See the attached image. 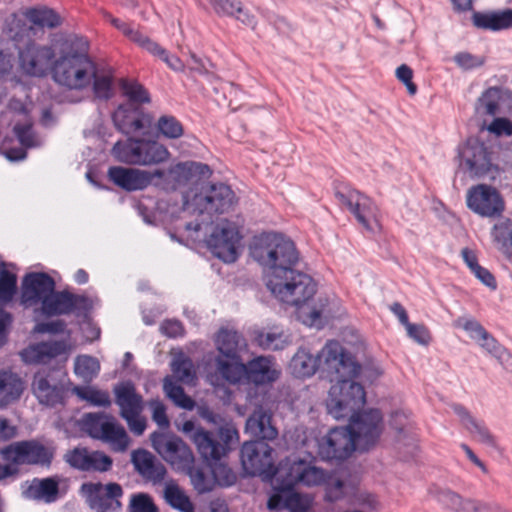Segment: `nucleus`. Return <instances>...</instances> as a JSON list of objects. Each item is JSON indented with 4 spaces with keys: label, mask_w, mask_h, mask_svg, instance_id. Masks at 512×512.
Segmentation results:
<instances>
[{
    "label": "nucleus",
    "mask_w": 512,
    "mask_h": 512,
    "mask_svg": "<svg viewBox=\"0 0 512 512\" xmlns=\"http://www.w3.org/2000/svg\"><path fill=\"white\" fill-rule=\"evenodd\" d=\"M251 255L268 270L266 286L282 303L295 306L307 318L305 324L316 325L321 319V307H305L317 291L314 279L300 269V255L292 240L279 233H269L259 239Z\"/></svg>",
    "instance_id": "obj_1"
},
{
    "label": "nucleus",
    "mask_w": 512,
    "mask_h": 512,
    "mask_svg": "<svg viewBox=\"0 0 512 512\" xmlns=\"http://www.w3.org/2000/svg\"><path fill=\"white\" fill-rule=\"evenodd\" d=\"M289 368L297 378L311 377L320 371L335 383L331 386L326 400L327 412L335 419L347 416L366 402L364 387L351 381L359 372L360 366L336 340L328 341L316 355L306 348H299L292 357Z\"/></svg>",
    "instance_id": "obj_2"
},
{
    "label": "nucleus",
    "mask_w": 512,
    "mask_h": 512,
    "mask_svg": "<svg viewBox=\"0 0 512 512\" xmlns=\"http://www.w3.org/2000/svg\"><path fill=\"white\" fill-rule=\"evenodd\" d=\"M361 407L345 416L350 418L349 427L332 428L318 441V454L322 460L342 461L353 451L366 452L377 443L382 432V414L378 409L358 412Z\"/></svg>",
    "instance_id": "obj_3"
},
{
    "label": "nucleus",
    "mask_w": 512,
    "mask_h": 512,
    "mask_svg": "<svg viewBox=\"0 0 512 512\" xmlns=\"http://www.w3.org/2000/svg\"><path fill=\"white\" fill-rule=\"evenodd\" d=\"M57 56L52 79L70 90H83L95 76V63L88 54V41L77 34H62L56 40Z\"/></svg>",
    "instance_id": "obj_4"
},
{
    "label": "nucleus",
    "mask_w": 512,
    "mask_h": 512,
    "mask_svg": "<svg viewBox=\"0 0 512 512\" xmlns=\"http://www.w3.org/2000/svg\"><path fill=\"white\" fill-rule=\"evenodd\" d=\"M214 342L217 350L214 358L216 374L227 382L236 379L244 371L243 355L248 350L245 337L236 330L221 328Z\"/></svg>",
    "instance_id": "obj_5"
},
{
    "label": "nucleus",
    "mask_w": 512,
    "mask_h": 512,
    "mask_svg": "<svg viewBox=\"0 0 512 512\" xmlns=\"http://www.w3.org/2000/svg\"><path fill=\"white\" fill-rule=\"evenodd\" d=\"M236 196L229 185L225 183L209 184L202 188L200 193H196L187 209L192 208L193 213H198L203 217L201 222L195 224L188 223L187 230H201L202 224L212 223L213 215H219L229 212L236 204Z\"/></svg>",
    "instance_id": "obj_6"
},
{
    "label": "nucleus",
    "mask_w": 512,
    "mask_h": 512,
    "mask_svg": "<svg viewBox=\"0 0 512 512\" xmlns=\"http://www.w3.org/2000/svg\"><path fill=\"white\" fill-rule=\"evenodd\" d=\"M69 384L68 374L63 366L44 365L34 373L31 390L40 405L54 408L64 405Z\"/></svg>",
    "instance_id": "obj_7"
},
{
    "label": "nucleus",
    "mask_w": 512,
    "mask_h": 512,
    "mask_svg": "<svg viewBox=\"0 0 512 512\" xmlns=\"http://www.w3.org/2000/svg\"><path fill=\"white\" fill-rule=\"evenodd\" d=\"M111 154L120 162L142 166L162 163L170 156L167 148L159 142L133 137L116 142Z\"/></svg>",
    "instance_id": "obj_8"
},
{
    "label": "nucleus",
    "mask_w": 512,
    "mask_h": 512,
    "mask_svg": "<svg viewBox=\"0 0 512 512\" xmlns=\"http://www.w3.org/2000/svg\"><path fill=\"white\" fill-rule=\"evenodd\" d=\"M2 457L15 465L35 466L50 469L56 455L53 444H44L38 439L12 442L0 450Z\"/></svg>",
    "instance_id": "obj_9"
},
{
    "label": "nucleus",
    "mask_w": 512,
    "mask_h": 512,
    "mask_svg": "<svg viewBox=\"0 0 512 512\" xmlns=\"http://www.w3.org/2000/svg\"><path fill=\"white\" fill-rule=\"evenodd\" d=\"M458 157L460 167L471 178L495 180L500 173L498 165L492 162L489 148L477 138H469L458 149Z\"/></svg>",
    "instance_id": "obj_10"
},
{
    "label": "nucleus",
    "mask_w": 512,
    "mask_h": 512,
    "mask_svg": "<svg viewBox=\"0 0 512 512\" xmlns=\"http://www.w3.org/2000/svg\"><path fill=\"white\" fill-rule=\"evenodd\" d=\"M237 439L238 431L231 424L221 426L216 432L201 429L192 436L198 453L209 465L225 457Z\"/></svg>",
    "instance_id": "obj_11"
},
{
    "label": "nucleus",
    "mask_w": 512,
    "mask_h": 512,
    "mask_svg": "<svg viewBox=\"0 0 512 512\" xmlns=\"http://www.w3.org/2000/svg\"><path fill=\"white\" fill-rule=\"evenodd\" d=\"M211 174L212 171L207 164L195 161L178 162L166 170L155 169L154 185L164 190H176L209 178Z\"/></svg>",
    "instance_id": "obj_12"
},
{
    "label": "nucleus",
    "mask_w": 512,
    "mask_h": 512,
    "mask_svg": "<svg viewBox=\"0 0 512 512\" xmlns=\"http://www.w3.org/2000/svg\"><path fill=\"white\" fill-rule=\"evenodd\" d=\"M273 448L264 441H246L241 447L240 459L246 476L272 479L277 468L274 464Z\"/></svg>",
    "instance_id": "obj_13"
},
{
    "label": "nucleus",
    "mask_w": 512,
    "mask_h": 512,
    "mask_svg": "<svg viewBox=\"0 0 512 512\" xmlns=\"http://www.w3.org/2000/svg\"><path fill=\"white\" fill-rule=\"evenodd\" d=\"M93 308L92 300L83 294H74L68 290L56 291L45 297L41 305V313L46 317L73 314L86 318Z\"/></svg>",
    "instance_id": "obj_14"
},
{
    "label": "nucleus",
    "mask_w": 512,
    "mask_h": 512,
    "mask_svg": "<svg viewBox=\"0 0 512 512\" xmlns=\"http://www.w3.org/2000/svg\"><path fill=\"white\" fill-rule=\"evenodd\" d=\"M150 441L153 449L176 471L189 469L194 463L192 450L180 437L155 431L150 435Z\"/></svg>",
    "instance_id": "obj_15"
},
{
    "label": "nucleus",
    "mask_w": 512,
    "mask_h": 512,
    "mask_svg": "<svg viewBox=\"0 0 512 512\" xmlns=\"http://www.w3.org/2000/svg\"><path fill=\"white\" fill-rule=\"evenodd\" d=\"M466 205L473 213L489 219L502 217L505 210L501 193L487 184L471 186L466 194Z\"/></svg>",
    "instance_id": "obj_16"
},
{
    "label": "nucleus",
    "mask_w": 512,
    "mask_h": 512,
    "mask_svg": "<svg viewBox=\"0 0 512 512\" xmlns=\"http://www.w3.org/2000/svg\"><path fill=\"white\" fill-rule=\"evenodd\" d=\"M335 197L348 208L365 230L374 231L372 222L378 225V208L370 197L349 187H345L344 190L337 189Z\"/></svg>",
    "instance_id": "obj_17"
},
{
    "label": "nucleus",
    "mask_w": 512,
    "mask_h": 512,
    "mask_svg": "<svg viewBox=\"0 0 512 512\" xmlns=\"http://www.w3.org/2000/svg\"><path fill=\"white\" fill-rule=\"evenodd\" d=\"M81 490L87 496L89 507L96 512H119L122 508L120 498L124 492L122 486L116 482L84 483Z\"/></svg>",
    "instance_id": "obj_18"
},
{
    "label": "nucleus",
    "mask_w": 512,
    "mask_h": 512,
    "mask_svg": "<svg viewBox=\"0 0 512 512\" xmlns=\"http://www.w3.org/2000/svg\"><path fill=\"white\" fill-rule=\"evenodd\" d=\"M57 56L51 46L28 42L19 51V64L26 75L44 77L48 71L52 73V64Z\"/></svg>",
    "instance_id": "obj_19"
},
{
    "label": "nucleus",
    "mask_w": 512,
    "mask_h": 512,
    "mask_svg": "<svg viewBox=\"0 0 512 512\" xmlns=\"http://www.w3.org/2000/svg\"><path fill=\"white\" fill-rule=\"evenodd\" d=\"M324 500L331 503L346 500L350 506H362L372 510L377 506L372 494L361 492L354 481L340 478H331L327 482Z\"/></svg>",
    "instance_id": "obj_20"
},
{
    "label": "nucleus",
    "mask_w": 512,
    "mask_h": 512,
    "mask_svg": "<svg viewBox=\"0 0 512 512\" xmlns=\"http://www.w3.org/2000/svg\"><path fill=\"white\" fill-rule=\"evenodd\" d=\"M240 239L236 227L226 222L214 227L206 243L215 257L225 263H233L238 258L237 246Z\"/></svg>",
    "instance_id": "obj_21"
},
{
    "label": "nucleus",
    "mask_w": 512,
    "mask_h": 512,
    "mask_svg": "<svg viewBox=\"0 0 512 512\" xmlns=\"http://www.w3.org/2000/svg\"><path fill=\"white\" fill-rule=\"evenodd\" d=\"M56 287L55 280L45 272L27 273L21 284V302L26 307L43 304Z\"/></svg>",
    "instance_id": "obj_22"
},
{
    "label": "nucleus",
    "mask_w": 512,
    "mask_h": 512,
    "mask_svg": "<svg viewBox=\"0 0 512 512\" xmlns=\"http://www.w3.org/2000/svg\"><path fill=\"white\" fill-rule=\"evenodd\" d=\"M112 121L119 132L130 135L144 132L145 129L151 126L152 118L145 112L144 108L121 103L112 113Z\"/></svg>",
    "instance_id": "obj_23"
},
{
    "label": "nucleus",
    "mask_w": 512,
    "mask_h": 512,
    "mask_svg": "<svg viewBox=\"0 0 512 512\" xmlns=\"http://www.w3.org/2000/svg\"><path fill=\"white\" fill-rule=\"evenodd\" d=\"M280 376V371L276 368L275 362L266 356H258L247 363L244 362V371L228 382L236 384L245 379L249 383L257 386L266 385L275 382Z\"/></svg>",
    "instance_id": "obj_24"
},
{
    "label": "nucleus",
    "mask_w": 512,
    "mask_h": 512,
    "mask_svg": "<svg viewBox=\"0 0 512 512\" xmlns=\"http://www.w3.org/2000/svg\"><path fill=\"white\" fill-rule=\"evenodd\" d=\"M134 470L147 482L161 484L167 476L165 465L150 451L138 448L131 453Z\"/></svg>",
    "instance_id": "obj_25"
},
{
    "label": "nucleus",
    "mask_w": 512,
    "mask_h": 512,
    "mask_svg": "<svg viewBox=\"0 0 512 512\" xmlns=\"http://www.w3.org/2000/svg\"><path fill=\"white\" fill-rule=\"evenodd\" d=\"M109 179L126 191L143 190L150 184L154 185V171H143L135 168L112 166L108 169Z\"/></svg>",
    "instance_id": "obj_26"
},
{
    "label": "nucleus",
    "mask_w": 512,
    "mask_h": 512,
    "mask_svg": "<svg viewBox=\"0 0 512 512\" xmlns=\"http://www.w3.org/2000/svg\"><path fill=\"white\" fill-rule=\"evenodd\" d=\"M454 413L459 417L463 427L480 443L497 448L495 436L490 432L483 420L476 419L470 411L459 403L451 404Z\"/></svg>",
    "instance_id": "obj_27"
},
{
    "label": "nucleus",
    "mask_w": 512,
    "mask_h": 512,
    "mask_svg": "<svg viewBox=\"0 0 512 512\" xmlns=\"http://www.w3.org/2000/svg\"><path fill=\"white\" fill-rule=\"evenodd\" d=\"M478 102L489 116L507 114L512 118V92L508 89L490 87L482 93Z\"/></svg>",
    "instance_id": "obj_28"
},
{
    "label": "nucleus",
    "mask_w": 512,
    "mask_h": 512,
    "mask_svg": "<svg viewBox=\"0 0 512 512\" xmlns=\"http://www.w3.org/2000/svg\"><path fill=\"white\" fill-rule=\"evenodd\" d=\"M245 432L250 434L252 441H271L276 439L278 431L272 425V415L262 407L257 408L247 418Z\"/></svg>",
    "instance_id": "obj_29"
},
{
    "label": "nucleus",
    "mask_w": 512,
    "mask_h": 512,
    "mask_svg": "<svg viewBox=\"0 0 512 512\" xmlns=\"http://www.w3.org/2000/svg\"><path fill=\"white\" fill-rule=\"evenodd\" d=\"M115 403L120 408V416L141 413L143 410V398L136 392L135 385L131 381L120 383L114 387Z\"/></svg>",
    "instance_id": "obj_30"
},
{
    "label": "nucleus",
    "mask_w": 512,
    "mask_h": 512,
    "mask_svg": "<svg viewBox=\"0 0 512 512\" xmlns=\"http://www.w3.org/2000/svg\"><path fill=\"white\" fill-rule=\"evenodd\" d=\"M116 419L105 412L85 413L81 417L80 424L91 438L103 440L116 423Z\"/></svg>",
    "instance_id": "obj_31"
},
{
    "label": "nucleus",
    "mask_w": 512,
    "mask_h": 512,
    "mask_svg": "<svg viewBox=\"0 0 512 512\" xmlns=\"http://www.w3.org/2000/svg\"><path fill=\"white\" fill-rule=\"evenodd\" d=\"M473 25L482 30L500 31L512 28V9L493 12H473Z\"/></svg>",
    "instance_id": "obj_32"
},
{
    "label": "nucleus",
    "mask_w": 512,
    "mask_h": 512,
    "mask_svg": "<svg viewBox=\"0 0 512 512\" xmlns=\"http://www.w3.org/2000/svg\"><path fill=\"white\" fill-rule=\"evenodd\" d=\"M24 391V381L15 372L0 371V408L17 401Z\"/></svg>",
    "instance_id": "obj_33"
},
{
    "label": "nucleus",
    "mask_w": 512,
    "mask_h": 512,
    "mask_svg": "<svg viewBox=\"0 0 512 512\" xmlns=\"http://www.w3.org/2000/svg\"><path fill=\"white\" fill-rule=\"evenodd\" d=\"M66 351L64 341L42 342L29 349H26L22 356L29 363H46L47 360L55 358Z\"/></svg>",
    "instance_id": "obj_34"
},
{
    "label": "nucleus",
    "mask_w": 512,
    "mask_h": 512,
    "mask_svg": "<svg viewBox=\"0 0 512 512\" xmlns=\"http://www.w3.org/2000/svg\"><path fill=\"white\" fill-rule=\"evenodd\" d=\"M325 473L323 469L307 465L300 461L294 463L290 468L287 481L293 483H302L307 486L319 485L324 481Z\"/></svg>",
    "instance_id": "obj_35"
},
{
    "label": "nucleus",
    "mask_w": 512,
    "mask_h": 512,
    "mask_svg": "<svg viewBox=\"0 0 512 512\" xmlns=\"http://www.w3.org/2000/svg\"><path fill=\"white\" fill-rule=\"evenodd\" d=\"M59 494V480L56 477L35 478L26 491V496L46 503L56 501Z\"/></svg>",
    "instance_id": "obj_36"
},
{
    "label": "nucleus",
    "mask_w": 512,
    "mask_h": 512,
    "mask_svg": "<svg viewBox=\"0 0 512 512\" xmlns=\"http://www.w3.org/2000/svg\"><path fill=\"white\" fill-rule=\"evenodd\" d=\"M25 18L38 28L54 29L62 24L61 16L47 6L31 7L23 13Z\"/></svg>",
    "instance_id": "obj_37"
},
{
    "label": "nucleus",
    "mask_w": 512,
    "mask_h": 512,
    "mask_svg": "<svg viewBox=\"0 0 512 512\" xmlns=\"http://www.w3.org/2000/svg\"><path fill=\"white\" fill-rule=\"evenodd\" d=\"M211 4L220 16L234 17L247 26L255 24L254 17L244 10L240 0H212Z\"/></svg>",
    "instance_id": "obj_38"
},
{
    "label": "nucleus",
    "mask_w": 512,
    "mask_h": 512,
    "mask_svg": "<svg viewBox=\"0 0 512 512\" xmlns=\"http://www.w3.org/2000/svg\"><path fill=\"white\" fill-rule=\"evenodd\" d=\"M163 497L166 503L173 509H176L180 512H195L194 504L190 498L173 480L166 483Z\"/></svg>",
    "instance_id": "obj_39"
},
{
    "label": "nucleus",
    "mask_w": 512,
    "mask_h": 512,
    "mask_svg": "<svg viewBox=\"0 0 512 512\" xmlns=\"http://www.w3.org/2000/svg\"><path fill=\"white\" fill-rule=\"evenodd\" d=\"M182 472L190 477L194 489L199 494L211 492L215 487L211 466L209 468L195 467L193 463L189 466V469H184Z\"/></svg>",
    "instance_id": "obj_40"
},
{
    "label": "nucleus",
    "mask_w": 512,
    "mask_h": 512,
    "mask_svg": "<svg viewBox=\"0 0 512 512\" xmlns=\"http://www.w3.org/2000/svg\"><path fill=\"white\" fill-rule=\"evenodd\" d=\"M120 88L122 94L126 97L125 104L137 108H143V104H149L151 102L150 94L148 90L138 82H130L128 80H121Z\"/></svg>",
    "instance_id": "obj_41"
},
{
    "label": "nucleus",
    "mask_w": 512,
    "mask_h": 512,
    "mask_svg": "<svg viewBox=\"0 0 512 512\" xmlns=\"http://www.w3.org/2000/svg\"><path fill=\"white\" fill-rule=\"evenodd\" d=\"M282 491L286 492L284 507L290 512H308L311 509L314 498L309 494L295 491L293 483L287 481Z\"/></svg>",
    "instance_id": "obj_42"
},
{
    "label": "nucleus",
    "mask_w": 512,
    "mask_h": 512,
    "mask_svg": "<svg viewBox=\"0 0 512 512\" xmlns=\"http://www.w3.org/2000/svg\"><path fill=\"white\" fill-rule=\"evenodd\" d=\"M163 390L166 396L171 399L175 405L180 408L191 410L194 408L195 402L189 397L184 388L173 381L169 376L165 377L163 382Z\"/></svg>",
    "instance_id": "obj_43"
},
{
    "label": "nucleus",
    "mask_w": 512,
    "mask_h": 512,
    "mask_svg": "<svg viewBox=\"0 0 512 512\" xmlns=\"http://www.w3.org/2000/svg\"><path fill=\"white\" fill-rule=\"evenodd\" d=\"M99 361L88 355L77 356L74 363V373L85 383H90L99 373Z\"/></svg>",
    "instance_id": "obj_44"
},
{
    "label": "nucleus",
    "mask_w": 512,
    "mask_h": 512,
    "mask_svg": "<svg viewBox=\"0 0 512 512\" xmlns=\"http://www.w3.org/2000/svg\"><path fill=\"white\" fill-rule=\"evenodd\" d=\"M72 391L81 400H85L94 406L109 407L111 405L109 394L106 391L90 386H75Z\"/></svg>",
    "instance_id": "obj_45"
},
{
    "label": "nucleus",
    "mask_w": 512,
    "mask_h": 512,
    "mask_svg": "<svg viewBox=\"0 0 512 512\" xmlns=\"http://www.w3.org/2000/svg\"><path fill=\"white\" fill-rule=\"evenodd\" d=\"M433 496L440 505L453 512H462L466 499L448 488H436Z\"/></svg>",
    "instance_id": "obj_46"
},
{
    "label": "nucleus",
    "mask_w": 512,
    "mask_h": 512,
    "mask_svg": "<svg viewBox=\"0 0 512 512\" xmlns=\"http://www.w3.org/2000/svg\"><path fill=\"white\" fill-rule=\"evenodd\" d=\"M102 442L108 443L113 452L123 453L128 449L131 439L125 428L116 422Z\"/></svg>",
    "instance_id": "obj_47"
},
{
    "label": "nucleus",
    "mask_w": 512,
    "mask_h": 512,
    "mask_svg": "<svg viewBox=\"0 0 512 512\" xmlns=\"http://www.w3.org/2000/svg\"><path fill=\"white\" fill-rule=\"evenodd\" d=\"M17 292V277L13 272L3 268L0 272V309L13 300Z\"/></svg>",
    "instance_id": "obj_48"
},
{
    "label": "nucleus",
    "mask_w": 512,
    "mask_h": 512,
    "mask_svg": "<svg viewBox=\"0 0 512 512\" xmlns=\"http://www.w3.org/2000/svg\"><path fill=\"white\" fill-rule=\"evenodd\" d=\"M113 459L106 455L103 451H89L87 464L84 472L104 473L111 470Z\"/></svg>",
    "instance_id": "obj_49"
},
{
    "label": "nucleus",
    "mask_w": 512,
    "mask_h": 512,
    "mask_svg": "<svg viewBox=\"0 0 512 512\" xmlns=\"http://www.w3.org/2000/svg\"><path fill=\"white\" fill-rule=\"evenodd\" d=\"M93 93L97 99L109 100L114 95L113 78L109 75H99L95 66V76L92 78Z\"/></svg>",
    "instance_id": "obj_50"
},
{
    "label": "nucleus",
    "mask_w": 512,
    "mask_h": 512,
    "mask_svg": "<svg viewBox=\"0 0 512 512\" xmlns=\"http://www.w3.org/2000/svg\"><path fill=\"white\" fill-rule=\"evenodd\" d=\"M159 132L166 138L177 139L184 133L181 122L172 115H163L157 121Z\"/></svg>",
    "instance_id": "obj_51"
},
{
    "label": "nucleus",
    "mask_w": 512,
    "mask_h": 512,
    "mask_svg": "<svg viewBox=\"0 0 512 512\" xmlns=\"http://www.w3.org/2000/svg\"><path fill=\"white\" fill-rule=\"evenodd\" d=\"M479 345L487 350L491 355L497 358L502 364L512 360L511 355L508 351L498 343V341L488 332L483 335Z\"/></svg>",
    "instance_id": "obj_52"
},
{
    "label": "nucleus",
    "mask_w": 512,
    "mask_h": 512,
    "mask_svg": "<svg viewBox=\"0 0 512 512\" xmlns=\"http://www.w3.org/2000/svg\"><path fill=\"white\" fill-rule=\"evenodd\" d=\"M210 466L215 484L221 487H230L237 482V475L229 466L216 462H213Z\"/></svg>",
    "instance_id": "obj_53"
},
{
    "label": "nucleus",
    "mask_w": 512,
    "mask_h": 512,
    "mask_svg": "<svg viewBox=\"0 0 512 512\" xmlns=\"http://www.w3.org/2000/svg\"><path fill=\"white\" fill-rule=\"evenodd\" d=\"M128 512H159V509L150 495L137 493L130 498Z\"/></svg>",
    "instance_id": "obj_54"
},
{
    "label": "nucleus",
    "mask_w": 512,
    "mask_h": 512,
    "mask_svg": "<svg viewBox=\"0 0 512 512\" xmlns=\"http://www.w3.org/2000/svg\"><path fill=\"white\" fill-rule=\"evenodd\" d=\"M89 450L86 447H75L68 450L64 456V461L73 469L84 472L87 464Z\"/></svg>",
    "instance_id": "obj_55"
},
{
    "label": "nucleus",
    "mask_w": 512,
    "mask_h": 512,
    "mask_svg": "<svg viewBox=\"0 0 512 512\" xmlns=\"http://www.w3.org/2000/svg\"><path fill=\"white\" fill-rule=\"evenodd\" d=\"M255 340L260 347L266 350H282L285 346L282 335L277 333L261 331L256 335Z\"/></svg>",
    "instance_id": "obj_56"
},
{
    "label": "nucleus",
    "mask_w": 512,
    "mask_h": 512,
    "mask_svg": "<svg viewBox=\"0 0 512 512\" xmlns=\"http://www.w3.org/2000/svg\"><path fill=\"white\" fill-rule=\"evenodd\" d=\"M172 371L178 380L189 383L194 377L193 364L189 358H181L173 361Z\"/></svg>",
    "instance_id": "obj_57"
},
{
    "label": "nucleus",
    "mask_w": 512,
    "mask_h": 512,
    "mask_svg": "<svg viewBox=\"0 0 512 512\" xmlns=\"http://www.w3.org/2000/svg\"><path fill=\"white\" fill-rule=\"evenodd\" d=\"M13 132L23 147L32 148L36 145L32 123H16L13 127Z\"/></svg>",
    "instance_id": "obj_58"
},
{
    "label": "nucleus",
    "mask_w": 512,
    "mask_h": 512,
    "mask_svg": "<svg viewBox=\"0 0 512 512\" xmlns=\"http://www.w3.org/2000/svg\"><path fill=\"white\" fill-rule=\"evenodd\" d=\"M407 335L420 345H428L431 341V334L424 324L410 323L406 328Z\"/></svg>",
    "instance_id": "obj_59"
},
{
    "label": "nucleus",
    "mask_w": 512,
    "mask_h": 512,
    "mask_svg": "<svg viewBox=\"0 0 512 512\" xmlns=\"http://www.w3.org/2000/svg\"><path fill=\"white\" fill-rule=\"evenodd\" d=\"M152 410V420L160 427L167 428L170 425V421L166 414L165 405L158 399L150 400L148 403Z\"/></svg>",
    "instance_id": "obj_60"
},
{
    "label": "nucleus",
    "mask_w": 512,
    "mask_h": 512,
    "mask_svg": "<svg viewBox=\"0 0 512 512\" xmlns=\"http://www.w3.org/2000/svg\"><path fill=\"white\" fill-rule=\"evenodd\" d=\"M131 41L136 43L139 47L146 50L150 54H154L156 49H158L159 44L152 39H150L148 36L142 34L138 30H135L131 27V29L128 31V34L126 35Z\"/></svg>",
    "instance_id": "obj_61"
},
{
    "label": "nucleus",
    "mask_w": 512,
    "mask_h": 512,
    "mask_svg": "<svg viewBox=\"0 0 512 512\" xmlns=\"http://www.w3.org/2000/svg\"><path fill=\"white\" fill-rule=\"evenodd\" d=\"M454 62L465 70L480 67L484 64V59L474 56L468 52H459L454 56Z\"/></svg>",
    "instance_id": "obj_62"
},
{
    "label": "nucleus",
    "mask_w": 512,
    "mask_h": 512,
    "mask_svg": "<svg viewBox=\"0 0 512 512\" xmlns=\"http://www.w3.org/2000/svg\"><path fill=\"white\" fill-rule=\"evenodd\" d=\"M396 77L399 81H401L407 88L408 93L410 95H415L417 92V86L412 81L413 71L412 69L406 65L402 64L396 69Z\"/></svg>",
    "instance_id": "obj_63"
},
{
    "label": "nucleus",
    "mask_w": 512,
    "mask_h": 512,
    "mask_svg": "<svg viewBox=\"0 0 512 512\" xmlns=\"http://www.w3.org/2000/svg\"><path fill=\"white\" fill-rule=\"evenodd\" d=\"M496 508V502H485L476 498H466L462 512H493Z\"/></svg>",
    "instance_id": "obj_64"
}]
</instances>
